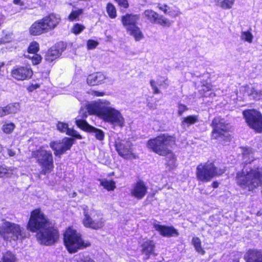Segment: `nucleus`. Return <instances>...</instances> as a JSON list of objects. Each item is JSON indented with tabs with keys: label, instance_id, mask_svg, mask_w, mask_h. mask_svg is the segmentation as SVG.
<instances>
[{
	"label": "nucleus",
	"instance_id": "nucleus-32",
	"mask_svg": "<svg viewBox=\"0 0 262 262\" xmlns=\"http://www.w3.org/2000/svg\"><path fill=\"white\" fill-rule=\"evenodd\" d=\"M40 50L39 44L36 41L31 42L27 48V51L29 54H37Z\"/></svg>",
	"mask_w": 262,
	"mask_h": 262
},
{
	"label": "nucleus",
	"instance_id": "nucleus-43",
	"mask_svg": "<svg viewBox=\"0 0 262 262\" xmlns=\"http://www.w3.org/2000/svg\"><path fill=\"white\" fill-rule=\"evenodd\" d=\"M253 151L251 148L249 147H242V155L244 158H246L248 156L253 154Z\"/></svg>",
	"mask_w": 262,
	"mask_h": 262
},
{
	"label": "nucleus",
	"instance_id": "nucleus-18",
	"mask_svg": "<svg viewBox=\"0 0 262 262\" xmlns=\"http://www.w3.org/2000/svg\"><path fill=\"white\" fill-rule=\"evenodd\" d=\"M66 46L62 41L57 42L50 47L45 55V61L49 63L58 59L66 50Z\"/></svg>",
	"mask_w": 262,
	"mask_h": 262
},
{
	"label": "nucleus",
	"instance_id": "nucleus-9",
	"mask_svg": "<svg viewBox=\"0 0 262 262\" xmlns=\"http://www.w3.org/2000/svg\"><path fill=\"white\" fill-rule=\"evenodd\" d=\"M0 235L5 241H17L27 237L24 229L20 225L5 220L0 226Z\"/></svg>",
	"mask_w": 262,
	"mask_h": 262
},
{
	"label": "nucleus",
	"instance_id": "nucleus-10",
	"mask_svg": "<svg viewBox=\"0 0 262 262\" xmlns=\"http://www.w3.org/2000/svg\"><path fill=\"white\" fill-rule=\"evenodd\" d=\"M224 169H218L214 162L199 164L196 168L195 175L197 180L203 183L208 182L213 178L222 175Z\"/></svg>",
	"mask_w": 262,
	"mask_h": 262
},
{
	"label": "nucleus",
	"instance_id": "nucleus-31",
	"mask_svg": "<svg viewBox=\"0 0 262 262\" xmlns=\"http://www.w3.org/2000/svg\"><path fill=\"white\" fill-rule=\"evenodd\" d=\"M83 10L80 8L77 10H72L68 16V19L70 21L79 20V16L83 13Z\"/></svg>",
	"mask_w": 262,
	"mask_h": 262
},
{
	"label": "nucleus",
	"instance_id": "nucleus-16",
	"mask_svg": "<svg viewBox=\"0 0 262 262\" xmlns=\"http://www.w3.org/2000/svg\"><path fill=\"white\" fill-rule=\"evenodd\" d=\"M83 215L82 223L84 227L95 230H101L104 228L105 221L100 214H97V217L92 218L88 212L84 210Z\"/></svg>",
	"mask_w": 262,
	"mask_h": 262
},
{
	"label": "nucleus",
	"instance_id": "nucleus-56",
	"mask_svg": "<svg viewBox=\"0 0 262 262\" xmlns=\"http://www.w3.org/2000/svg\"><path fill=\"white\" fill-rule=\"evenodd\" d=\"M205 86L206 87V90H202L201 91H203V92H206V91H210L211 90V88L209 86H208V85H205Z\"/></svg>",
	"mask_w": 262,
	"mask_h": 262
},
{
	"label": "nucleus",
	"instance_id": "nucleus-59",
	"mask_svg": "<svg viewBox=\"0 0 262 262\" xmlns=\"http://www.w3.org/2000/svg\"><path fill=\"white\" fill-rule=\"evenodd\" d=\"M81 254H82V253H79V254H78V255H80Z\"/></svg>",
	"mask_w": 262,
	"mask_h": 262
},
{
	"label": "nucleus",
	"instance_id": "nucleus-11",
	"mask_svg": "<svg viewBox=\"0 0 262 262\" xmlns=\"http://www.w3.org/2000/svg\"><path fill=\"white\" fill-rule=\"evenodd\" d=\"M210 125L212 128L211 132V139L226 140L230 139L228 124L221 116L215 117L212 119Z\"/></svg>",
	"mask_w": 262,
	"mask_h": 262
},
{
	"label": "nucleus",
	"instance_id": "nucleus-46",
	"mask_svg": "<svg viewBox=\"0 0 262 262\" xmlns=\"http://www.w3.org/2000/svg\"><path fill=\"white\" fill-rule=\"evenodd\" d=\"M178 115L181 116L183 115L184 112H186L188 110L186 105L183 104L179 103L178 104Z\"/></svg>",
	"mask_w": 262,
	"mask_h": 262
},
{
	"label": "nucleus",
	"instance_id": "nucleus-57",
	"mask_svg": "<svg viewBox=\"0 0 262 262\" xmlns=\"http://www.w3.org/2000/svg\"><path fill=\"white\" fill-rule=\"evenodd\" d=\"M5 66V63L2 62H0V75H2L1 74V72H2V68L3 67H4Z\"/></svg>",
	"mask_w": 262,
	"mask_h": 262
},
{
	"label": "nucleus",
	"instance_id": "nucleus-45",
	"mask_svg": "<svg viewBox=\"0 0 262 262\" xmlns=\"http://www.w3.org/2000/svg\"><path fill=\"white\" fill-rule=\"evenodd\" d=\"M149 83L153 90V93L154 94H158L160 93V91L157 86L156 82L154 80H150Z\"/></svg>",
	"mask_w": 262,
	"mask_h": 262
},
{
	"label": "nucleus",
	"instance_id": "nucleus-54",
	"mask_svg": "<svg viewBox=\"0 0 262 262\" xmlns=\"http://www.w3.org/2000/svg\"><path fill=\"white\" fill-rule=\"evenodd\" d=\"M168 81V79L166 78H165L164 80H163V81L160 84V85L161 86V85H165V87L166 88L168 84V83H167V81Z\"/></svg>",
	"mask_w": 262,
	"mask_h": 262
},
{
	"label": "nucleus",
	"instance_id": "nucleus-4",
	"mask_svg": "<svg viewBox=\"0 0 262 262\" xmlns=\"http://www.w3.org/2000/svg\"><path fill=\"white\" fill-rule=\"evenodd\" d=\"M236 185L243 190L253 191L262 186V167L250 168L245 171L243 169L236 173Z\"/></svg>",
	"mask_w": 262,
	"mask_h": 262
},
{
	"label": "nucleus",
	"instance_id": "nucleus-38",
	"mask_svg": "<svg viewBox=\"0 0 262 262\" xmlns=\"http://www.w3.org/2000/svg\"><path fill=\"white\" fill-rule=\"evenodd\" d=\"M85 28V27L84 25L81 24L76 23L73 26L71 29V32L75 35H78L82 32Z\"/></svg>",
	"mask_w": 262,
	"mask_h": 262
},
{
	"label": "nucleus",
	"instance_id": "nucleus-53",
	"mask_svg": "<svg viewBox=\"0 0 262 262\" xmlns=\"http://www.w3.org/2000/svg\"><path fill=\"white\" fill-rule=\"evenodd\" d=\"M76 262H95V261L89 257H86L83 259L77 260Z\"/></svg>",
	"mask_w": 262,
	"mask_h": 262
},
{
	"label": "nucleus",
	"instance_id": "nucleus-19",
	"mask_svg": "<svg viewBox=\"0 0 262 262\" xmlns=\"http://www.w3.org/2000/svg\"><path fill=\"white\" fill-rule=\"evenodd\" d=\"M148 187L142 180H138L133 185L130 190V194L137 200L143 199L147 192Z\"/></svg>",
	"mask_w": 262,
	"mask_h": 262
},
{
	"label": "nucleus",
	"instance_id": "nucleus-28",
	"mask_svg": "<svg viewBox=\"0 0 262 262\" xmlns=\"http://www.w3.org/2000/svg\"><path fill=\"white\" fill-rule=\"evenodd\" d=\"M0 262H18L17 257L12 252L8 251L4 253Z\"/></svg>",
	"mask_w": 262,
	"mask_h": 262
},
{
	"label": "nucleus",
	"instance_id": "nucleus-3",
	"mask_svg": "<svg viewBox=\"0 0 262 262\" xmlns=\"http://www.w3.org/2000/svg\"><path fill=\"white\" fill-rule=\"evenodd\" d=\"M110 104L108 101L99 100L97 102L89 105L88 111L90 115H96L104 122L114 126L123 127L124 125V119L121 113L115 108L107 106Z\"/></svg>",
	"mask_w": 262,
	"mask_h": 262
},
{
	"label": "nucleus",
	"instance_id": "nucleus-27",
	"mask_svg": "<svg viewBox=\"0 0 262 262\" xmlns=\"http://www.w3.org/2000/svg\"><path fill=\"white\" fill-rule=\"evenodd\" d=\"M75 123L80 129L87 133H89L93 127L84 119H76Z\"/></svg>",
	"mask_w": 262,
	"mask_h": 262
},
{
	"label": "nucleus",
	"instance_id": "nucleus-50",
	"mask_svg": "<svg viewBox=\"0 0 262 262\" xmlns=\"http://www.w3.org/2000/svg\"><path fill=\"white\" fill-rule=\"evenodd\" d=\"M8 115V113L7 112L6 106L4 107H0V117H3Z\"/></svg>",
	"mask_w": 262,
	"mask_h": 262
},
{
	"label": "nucleus",
	"instance_id": "nucleus-40",
	"mask_svg": "<svg viewBox=\"0 0 262 262\" xmlns=\"http://www.w3.org/2000/svg\"><path fill=\"white\" fill-rule=\"evenodd\" d=\"M57 130L61 133H65L69 128V125L67 123L58 121L56 124Z\"/></svg>",
	"mask_w": 262,
	"mask_h": 262
},
{
	"label": "nucleus",
	"instance_id": "nucleus-37",
	"mask_svg": "<svg viewBox=\"0 0 262 262\" xmlns=\"http://www.w3.org/2000/svg\"><path fill=\"white\" fill-rule=\"evenodd\" d=\"M15 127V125L13 122L4 124L2 128L3 132L7 134H10L13 132Z\"/></svg>",
	"mask_w": 262,
	"mask_h": 262
},
{
	"label": "nucleus",
	"instance_id": "nucleus-22",
	"mask_svg": "<svg viewBox=\"0 0 262 262\" xmlns=\"http://www.w3.org/2000/svg\"><path fill=\"white\" fill-rule=\"evenodd\" d=\"M246 262H262V250L249 249L244 256Z\"/></svg>",
	"mask_w": 262,
	"mask_h": 262
},
{
	"label": "nucleus",
	"instance_id": "nucleus-58",
	"mask_svg": "<svg viewBox=\"0 0 262 262\" xmlns=\"http://www.w3.org/2000/svg\"><path fill=\"white\" fill-rule=\"evenodd\" d=\"M253 161V160H252V161H249V162H247L246 164H250L251 163V162Z\"/></svg>",
	"mask_w": 262,
	"mask_h": 262
},
{
	"label": "nucleus",
	"instance_id": "nucleus-44",
	"mask_svg": "<svg viewBox=\"0 0 262 262\" xmlns=\"http://www.w3.org/2000/svg\"><path fill=\"white\" fill-rule=\"evenodd\" d=\"M99 43L98 41L93 40L89 39L87 41V47L88 49H94L97 47Z\"/></svg>",
	"mask_w": 262,
	"mask_h": 262
},
{
	"label": "nucleus",
	"instance_id": "nucleus-51",
	"mask_svg": "<svg viewBox=\"0 0 262 262\" xmlns=\"http://www.w3.org/2000/svg\"><path fill=\"white\" fill-rule=\"evenodd\" d=\"M92 95L96 97H102L105 95V93L103 92H99L97 91H93L92 92Z\"/></svg>",
	"mask_w": 262,
	"mask_h": 262
},
{
	"label": "nucleus",
	"instance_id": "nucleus-34",
	"mask_svg": "<svg viewBox=\"0 0 262 262\" xmlns=\"http://www.w3.org/2000/svg\"><path fill=\"white\" fill-rule=\"evenodd\" d=\"M89 133H94L95 138L99 141H102L104 139V133L101 129L93 126Z\"/></svg>",
	"mask_w": 262,
	"mask_h": 262
},
{
	"label": "nucleus",
	"instance_id": "nucleus-12",
	"mask_svg": "<svg viewBox=\"0 0 262 262\" xmlns=\"http://www.w3.org/2000/svg\"><path fill=\"white\" fill-rule=\"evenodd\" d=\"M243 115L248 125L257 133L262 132V115L255 109L243 111Z\"/></svg>",
	"mask_w": 262,
	"mask_h": 262
},
{
	"label": "nucleus",
	"instance_id": "nucleus-39",
	"mask_svg": "<svg viewBox=\"0 0 262 262\" xmlns=\"http://www.w3.org/2000/svg\"><path fill=\"white\" fill-rule=\"evenodd\" d=\"M66 134L76 139L81 140L82 139V136L73 128L69 127Z\"/></svg>",
	"mask_w": 262,
	"mask_h": 262
},
{
	"label": "nucleus",
	"instance_id": "nucleus-49",
	"mask_svg": "<svg viewBox=\"0 0 262 262\" xmlns=\"http://www.w3.org/2000/svg\"><path fill=\"white\" fill-rule=\"evenodd\" d=\"M88 113L89 114L88 111H85L84 110H80L79 112V116L80 117V119H85L88 117Z\"/></svg>",
	"mask_w": 262,
	"mask_h": 262
},
{
	"label": "nucleus",
	"instance_id": "nucleus-20",
	"mask_svg": "<svg viewBox=\"0 0 262 262\" xmlns=\"http://www.w3.org/2000/svg\"><path fill=\"white\" fill-rule=\"evenodd\" d=\"M154 228L158 231L160 234L163 237L178 236L179 233L172 226H166L159 225L157 224H154Z\"/></svg>",
	"mask_w": 262,
	"mask_h": 262
},
{
	"label": "nucleus",
	"instance_id": "nucleus-29",
	"mask_svg": "<svg viewBox=\"0 0 262 262\" xmlns=\"http://www.w3.org/2000/svg\"><path fill=\"white\" fill-rule=\"evenodd\" d=\"M192 244L195 251L203 255L205 254V251L202 247V244L200 239L198 237H193L192 239Z\"/></svg>",
	"mask_w": 262,
	"mask_h": 262
},
{
	"label": "nucleus",
	"instance_id": "nucleus-41",
	"mask_svg": "<svg viewBox=\"0 0 262 262\" xmlns=\"http://www.w3.org/2000/svg\"><path fill=\"white\" fill-rule=\"evenodd\" d=\"M253 36L252 33L249 31H243L242 32L241 38L245 41H247L249 43H251L253 40Z\"/></svg>",
	"mask_w": 262,
	"mask_h": 262
},
{
	"label": "nucleus",
	"instance_id": "nucleus-6",
	"mask_svg": "<svg viewBox=\"0 0 262 262\" xmlns=\"http://www.w3.org/2000/svg\"><path fill=\"white\" fill-rule=\"evenodd\" d=\"M60 18L56 14L51 13L34 21L29 29L32 36H39L54 29L59 24Z\"/></svg>",
	"mask_w": 262,
	"mask_h": 262
},
{
	"label": "nucleus",
	"instance_id": "nucleus-25",
	"mask_svg": "<svg viewBox=\"0 0 262 262\" xmlns=\"http://www.w3.org/2000/svg\"><path fill=\"white\" fill-rule=\"evenodd\" d=\"M98 180L100 182V186L108 191L114 190L116 187V183L113 180L99 179Z\"/></svg>",
	"mask_w": 262,
	"mask_h": 262
},
{
	"label": "nucleus",
	"instance_id": "nucleus-17",
	"mask_svg": "<svg viewBox=\"0 0 262 262\" xmlns=\"http://www.w3.org/2000/svg\"><path fill=\"white\" fill-rule=\"evenodd\" d=\"M143 15L146 20L152 24H158L164 27H169L171 25L169 19L151 9L145 10Z\"/></svg>",
	"mask_w": 262,
	"mask_h": 262
},
{
	"label": "nucleus",
	"instance_id": "nucleus-30",
	"mask_svg": "<svg viewBox=\"0 0 262 262\" xmlns=\"http://www.w3.org/2000/svg\"><path fill=\"white\" fill-rule=\"evenodd\" d=\"M106 11L108 17L111 19H114L117 16L116 8L112 3L109 2L106 4Z\"/></svg>",
	"mask_w": 262,
	"mask_h": 262
},
{
	"label": "nucleus",
	"instance_id": "nucleus-8",
	"mask_svg": "<svg viewBox=\"0 0 262 262\" xmlns=\"http://www.w3.org/2000/svg\"><path fill=\"white\" fill-rule=\"evenodd\" d=\"M140 16L138 14L126 13L120 17V21L126 32L134 37L136 41L141 40L144 36L138 26Z\"/></svg>",
	"mask_w": 262,
	"mask_h": 262
},
{
	"label": "nucleus",
	"instance_id": "nucleus-26",
	"mask_svg": "<svg viewBox=\"0 0 262 262\" xmlns=\"http://www.w3.org/2000/svg\"><path fill=\"white\" fill-rule=\"evenodd\" d=\"M217 6L223 9L227 10L232 8L235 0H215Z\"/></svg>",
	"mask_w": 262,
	"mask_h": 262
},
{
	"label": "nucleus",
	"instance_id": "nucleus-36",
	"mask_svg": "<svg viewBox=\"0 0 262 262\" xmlns=\"http://www.w3.org/2000/svg\"><path fill=\"white\" fill-rule=\"evenodd\" d=\"M25 57L31 61L33 66H37L41 62L42 57L41 55L37 53L31 56L30 55L25 56Z\"/></svg>",
	"mask_w": 262,
	"mask_h": 262
},
{
	"label": "nucleus",
	"instance_id": "nucleus-35",
	"mask_svg": "<svg viewBox=\"0 0 262 262\" xmlns=\"http://www.w3.org/2000/svg\"><path fill=\"white\" fill-rule=\"evenodd\" d=\"M6 108L8 115L16 113L19 110V103L18 102L10 103L7 104Z\"/></svg>",
	"mask_w": 262,
	"mask_h": 262
},
{
	"label": "nucleus",
	"instance_id": "nucleus-33",
	"mask_svg": "<svg viewBox=\"0 0 262 262\" xmlns=\"http://www.w3.org/2000/svg\"><path fill=\"white\" fill-rule=\"evenodd\" d=\"M198 121V117L195 115H189L184 117L182 120V125H187L189 126L193 124Z\"/></svg>",
	"mask_w": 262,
	"mask_h": 262
},
{
	"label": "nucleus",
	"instance_id": "nucleus-24",
	"mask_svg": "<svg viewBox=\"0 0 262 262\" xmlns=\"http://www.w3.org/2000/svg\"><path fill=\"white\" fill-rule=\"evenodd\" d=\"M142 253L146 255L148 257L154 253L155 249V243L153 240L147 239L143 243L141 246Z\"/></svg>",
	"mask_w": 262,
	"mask_h": 262
},
{
	"label": "nucleus",
	"instance_id": "nucleus-23",
	"mask_svg": "<svg viewBox=\"0 0 262 262\" xmlns=\"http://www.w3.org/2000/svg\"><path fill=\"white\" fill-rule=\"evenodd\" d=\"M105 75L101 72H94L89 74L86 78V82L90 86L98 85L104 83Z\"/></svg>",
	"mask_w": 262,
	"mask_h": 262
},
{
	"label": "nucleus",
	"instance_id": "nucleus-52",
	"mask_svg": "<svg viewBox=\"0 0 262 262\" xmlns=\"http://www.w3.org/2000/svg\"><path fill=\"white\" fill-rule=\"evenodd\" d=\"M13 4L20 7L25 6V3L22 0H13Z\"/></svg>",
	"mask_w": 262,
	"mask_h": 262
},
{
	"label": "nucleus",
	"instance_id": "nucleus-55",
	"mask_svg": "<svg viewBox=\"0 0 262 262\" xmlns=\"http://www.w3.org/2000/svg\"><path fill=\"white\" fill-rule=\"evenodd\" d=\"M219 183L217 181H213L211 183V186L213 188H217L219 187Z\"/></svg>",
	"mask_w": 262,
	"mask_h": 262
},
{
	"label": "nucleus",
	"instance_id": "nucleus-2",
	"mask_svg": "<svg viewBox=\"0 0 262 262\" xmlns=\"http://www.w3.org/2000/svg\"><path fill=\"white\" fill-rule=\"evenodd\" d=\"M177 137L174 135L160 134L150 138L146 143L147 149L159 156L165 157V166L170 170L177 166V156L172 151L177 146Z\"/></svg>",
	"mask_w": 262,
	"mask_h": 262
},
{
	"label": "nucleus",
	"instance_id": "nucleus-15",
	"mask_svg": "<svg viewBox=\"0 0 262 262\" xmlns=\"http://www.w3.org/2000/svg\"><path fill=\"white\" fill-rule=\"evenodd\" d=\"M11 77L17 81L30 79L33 75V71L29 64L15 66L11 70Z\"/></svg>",
	"mask_w": 262,
	"mask_h": 262
},
{
	"label": "nucleus",
	"instance_id": "nucleus-5",
	"mask_svg": "<svg viewBox=\"0 0 262 262\" xmlns=\"http://www.w3.org/2000/svg\"><path fill=\"white\" fill-rule=\"evenodd\" d=\"M63 245L69 253L73 254L91 246L88 241H84L82 234L73 226L67 227L62 234Z\"/></svg>",
	"mask_w": 262,
	"mask_h": 262
},
{
	"label": "nucleus",
	"instance_id": "nucleus-48",
	"mask_svg": "<svg viewBox=\"0 0 262 262\" xmlns=\"http://www.w3.org/2000/svg\"><path fill=\"white\" fill-rule=\"evenodd\" d=\"M40 86V85L39 83H35V84L31 83L28 85V86L27 88V90L29 92H31L34 91L35 90H36L37 89L39 88Z\"/></svg>",
	"mask_w": 262,
	"mask_h": 262
},
{
	"label": "nucleus",
	"instance_id": "nucleus-13",
	"mask_svg": "<svg viewBox=\"0 0 262 262\" xmlns=\"http://www.w3.org/2000/svg\"><path fill=\"white\" fill-rule=\"evenodd\" d=\"M75 143V139L72 138L64 137L62 140L53 141L50 142L49 146L54 151L55 157L61 158L67 151L71 149Z\"/></svg>",
	"mask_w": 262,
	"mask_h": 262
},
{
	"label": "nucleus",
	"instance_id": "nucleus-14",
	"mask_svg": "<svg viewBox=\"0 0 262 262\" xmlns=\"http://www.w3.org/2000/svg\"><path fill=\"white\" fill-rule=\"evenodd\" d=\"M115 150L119 156L125 160H132L138 158V156L134 152L133 145L129 141L121 140L115 142Z\"/></svg>",
	"mask_w": 262,
	"mask_h": 262
},
{
	"label": "nucleus",
	"instance_id": "nucleus-21",
	"mask_svg": "<svg viewBox=\"0 0 262 262\" xmlns=\"http://www.w3.org/2000/svg\"><path fill=\"white\" fill-rule=\"evenodd\" d=\"M157 7L160 10L163 12L164 14L169 15L172 18L177 17L181 13L180 9L177 6L172 4L170 6H168L166 4L162 5L159 4Z\"/></svg>",
	"mask_w": 262,
	"mask_h": 262
},
{
	"label": "nucleus",
	"instance_id": "nucleus-60",
	"mask_svg": "<svg viewBox=\"0 0 262 262\" xmlns=\"http://www.w3.org/2000/svg\"><path fill=\"white\" fill-rule=\"evenodd\" d=\"M143 1L146 2V0H143Z\"/></svg>",
	"mask_w": 262,
	"mask_h": 262
},
{
	"label": "nucleus",
	"instance_id": "nucleus-47",
	"mask_svg": "<svg viewBox=\"0 0 262 262\" xmlns=\"http://www.w3.org/2000/svg\"><path fill=\"white\" fill-rule=\"evenodd\" d=\"M9 174V169L7 167L0 165V178L3 177Z\"/></svg>",
	"mask_w": 262,
	"mask_h": 262
},
{
	"label": "nucleus",
	"instance_id": "nucleus-7",
	"mask_svg": "<svg viewBox=\"0 0 262 262\" xmlns=\"http://www.w3.org/2000/svg\"><path fill=\"white\" fill-rule=\"evenodd\" d=\"M31 157L40 167V173L43 175L50 173L54 168L53 155L50 150H47L43 146L33 150Z\"/></svg>",
	"mask_w": 262,
	"mask_h": 262
},
{
	"label": "nucleus",
	"instance_id": "nucleus-42",
	"mask_svg": "<svg viewBox=\"0 0 262 262\" xmlns=\"http://www.w3.org/2000/svg\"><path fill=\"white\" fill-rule=\"evenodd\" d=\"M117 4L118 6L121 8L127 9L129 7V4L128 0H114Z\"/></svg>",
	"mask_w": 262,
	"mask_h": 262
},
{
	"label": "nucleus",
	"instance_id": "nucleus-1",
	"mask_svg": "<svg viewBox=\"0 0 262 262\" xmlns=\"http://www.w3.org/2000/svg\"><path fill=\"white\" fill-rule=\"evenodd\" d=\"M27 229L32 233H36L37 241L42 245H53L59 239L60 233L57 226L40 208L30 212Z\"/></svg>",
	"mask_w": 262,
	"mask_h": 262
}]
</instances>
